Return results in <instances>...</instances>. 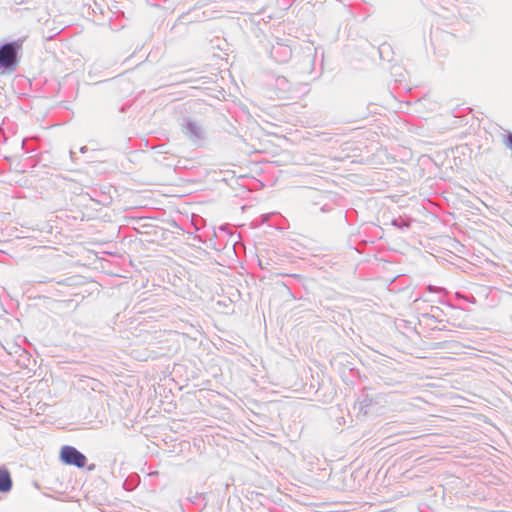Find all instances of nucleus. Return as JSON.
Masks as SVG:
<instances>
[{
  "label": "nucleus",
  "mask_w": 512,
  "mask_h": 512,
  "mask_svg": "<svg viewBox=\"0 0 512 512\" xmlns=\"http://www.w3.org/2000/svg\"><path fill=\"white\" fill-rule=\"evenodd\" d=\"M24 39L20 38L0 44V72L12 73L19 65Z\"/></svg>",
  "instance_id": "nucleus-1"
},
{
  "label": "nucleus",
  "mask_w": 512,
  "mask_h": 512,
  "mask_svg": "<svg viewBox=\"0 0 512 512\" xmlns=\"http://www.w3.org/2000/svg\"><path fill=\"white\" fill-rule=\"evenodd\" d=\"M307 392L313 395L314 400L323 404L331 403L336 395V391L330 384L312 378Z\"/></svg>",
  "instance_id": "nucleus-2"
},
{
  "label": "nucleus",
  "mask_w": 512,
  "mask_h": 512,
  "mask_svg": "<svg viewBox=\"0 0 512 512\" xmlns=\"http://www.w3.org/2000/svg\"><path fill=\"white\" fill-rule=\"evenodd\" d=\"M60 461L69 466L84 468L87 464V457L76 447L71 445H63L59 453Z\"/></svg>",
  "instance_id": "nucleus-3"
},
{
  "label": "nucleus",
  "mask_w": 512,
  "mask_h": 512,
  "mask_svg": "<svg viewBox=\"0 0 512 512\" xmlns=\"http://www.w3.org/2000/svg\"><path fill=\"white\" fill-rule=\"evenodd\" d=\"M183 134L194 144L199 145L206 139L203 127L190 118H184L181 124Z\"/></svg>",
  "instance_id": "nucleus-4"
},
{
  "label": "nucleus",
  "mask_w": 512,
  "mask_h": 512,
  "mask_svg": "<svg viewBox=\"0 0 512 512\" xmlns=\"http://www.w3.org/2000/svg\"><path fill=\"white\" fill-rule=\"evenodd\" d=\"M308 198L313 207H319V211L321 212H331L334 210V204L330 201V197L327 193L321 192L319 190H309Z\"/></svg>",
  "instance_id": "nucleus-5"
},
{
  "label": "nucleus",
  "mask_w": 512,
  "mask_h": 512,
  "mask_svg": "<svg viewBox=\"0 0 512 512\" xmlns=\"http://www.w3.org/2000/svg\"><path fill=\"white\" fill-rule=\"evenodd\" d=\"M316 53L311 51L304 53L295 65V69L300 75H311L315 69Z\"/></svg>",
  "instance_id": "nucleus-6"
},
{
  "label": "nucleus",
  "mask_w": 512,
  "mask_h": 512,
  "mask_svg": "<svg viewBox=\"0 0 512 512\" xmlns=\"http://www.w3.org/2000/svg\"><path fill=\"white\" fill-rule=\"evenodd\" d=\"M201 6L199 5V3H197L192 9L188 10L187 12H183L177 19V21L175 22L174 26H176L177 24H187V23H193V22H200L202 20H204L206 18V13L205 12H202V13H196L194 17L192 18H188V16L193 13V12H196Z\"/></svg>",
  "instance_id": "nucleus-7"
},
{
  "label": "nucleus",
  "mask_w": 512,
  "mask_h": 512,
  "mask_svg": "<svg viewBox=\"0 0 512 512\" xmlns=\"http://www.w3.org/2000/svg\"><path fill=\"white\" fill-rule=\"evenodd\" d=\"M13 480L6 466H0V493L7 494L12 490Z\"/></svg>",
  "instance_id": "nucleus-8"
},
{
  "label": "nucleus",
  "mask_w": 512,
  "mask_h": 512,
  "mask_svg": "<svg viewBox=\"0 0 512 512\" xmlns=\"http://www.w3.org/2000/svg\"><path fill=\"white\" fill-rule=\"evenodd\" d=\"M291 55L292 51L288 46L278 45L272 47L271 57L279 63L287 62Z\"/></svg>",
  "instance_id": "nucleus-9"
},
{
  "label": "nucleus",
  "mask_w": 512,
  "mask_h": 512,
  "mask_svg": "<svg viewBox=\"0 0 512 512\" xmlns=\"http://www.w3.org/2000/svg\"><path fill=\"white\" fill-rule=\"evenodd\" d=\"M445 316V312L438 306H431L430 312L422 314L423 319H431L438 323L445 321L448 322V320L445 319Z\"/></svg>",
  "instance_id": "nucleus-10"
},
{
  "label": "nucleus",
  "mask_w": 512,
  "mask_h": 512,
  "mask_svg": "<svg viewBox=\"0 0 512 512\" xmlns=\"http://www.w3.org/2000/svg\"><path fill=\"white\" fill-rule=\"evenodd\" d=\"M377 51L381 60L386 61L387 63H392L394 61V51L390 44L386 42L380 44Z\"/></svg>",
  "instance_id": "nucleus-11"
},
{
  "label": "nucleus",
  "mask_w": 512,
  "mask_h": 512,
  "mask_svg": "<svg viewBox=\"0 0 512 512\" xmlns=\"http://www.w3.org/2000/svg\"><path fill=\"white\" fill-rule=\"evenodd\" d=\"M391 225L396 227L399 230L409 229L411 226V221L409 219H405L402 217L394 218L391 221Z\"/></svg>",
  "instance_id": "nucleus-12"
},
{
  "label": "nucleus",
  "mask_w": 512,
  "mask_h": 512,
  "mask_svg": "<svg viewBox=\"0 0 512 512\" xmlns=\"http://www.w3.org/2000/svg\"><path fill=\"white\" fill-rule=\"evenodd\" d=\"M276 87L282 92L290 90L289 82L284 76H278L276 78Z\"/></svg>",
  "instance_id": "nucleus-13"
},
{
  "label": "nucleus",
  "mask_w": 512,
  "mask_h": 512,
  "mask_svg": "<svg viewBox=\"0 0 512 512\" xmlns=\"http://www.w3.org/2000/svg\"><path fill=\"white\" fill-rule=\"evenodd\" d=\"M440 36H442L444 39H452L454 37L453 34L448 33V32H443L439 28H436L434 31H431L432 41L434 39H438Z\"/></svg>",
  "instance_id": "nucleus-14"
},
{
  "label": "nucleus",
  "mask_w": 512,
  "mask_h": 512,
  "mask_svg": "<svg viewBox=\"0 0 512 512\" xmlns=\"http://www.w3.org/2000/svg\"><path fill=\"white\" fill-rule=\"evenodd\" d=\"M503 145L512 152V132L506 131L501 135Z\"/></svg>",
  "instance_id": "nucleus-15"
},
{
  "label": "nucleus",
  "mask_w": 512,
  "mask_h": 512,
  "mask_svg": "<svg viewBox=\"0 0 512 512\" xmlns=\"http://www.w3.org/2000/svg\"><path fill=\"white\" fill-rule=\"evenodd\" d=\"M372 404V400L366 395L364 399L360 402L361 411L365 408L369 407Z\"/></svg>",
  "instance_id": "nucleus-16"
},
{
  "label": "nucleus",
  "mask_w": 512,
  "mask_h": 512,
  "mask_svg": "<svg viewBox=\"0 0 512 512\" xmlns=\"http://www.w3.org/2000/svg\"><path fill=\"white\" fill-rule=\"evenodd\" d=\"M258 262H259V266L262 268V269H267V266L269 265V262L266 260L264 261V258L261 256V257H258Z\"/></svg>",
  "instance_id": "nucleus-17"
},
{
  "label": "nucleus",
  "mask_w": 512,
  "mask_h": 512,
  "mask_svg": "<svg viewBox=\"0 0 512 512\" xmlns=\"http://www.w3.org/2000/svg\"><path fill=\"white\" fill-rule=\"evenodd\" d=\"M27 141H28L27 139H24L22 141V149L25 150V153L29 154V153H32L34 151V149L27 148V146H26L27 145Z\"/></svg>",
  "instance_id": "nucleus-18"
},
{
  "label": "nucleus",
  "mask_w": 512,
  "mask_h": 512,
  "mask_svg": "<svg viewBox=\"0 0 512 512\" xmlns=\"http://www.w3.org/2000/svg\"><path fill=\"white\" fill-rule=\"evenodd\" d=\"M198 501H206V494L205 493H202L200 495H197L195 497Z\"/></svg>",
  "instance_id": "nucleus-19"
},
{
  "label": "nucleus",
  "mask_w": 512,
  "mask_h": 512,
  "mask_svg": "<svg viewBox=\"0 0 512 512\" xmlns=\"http://www.w3.org/2000/svg\"><path fill=\"white\" fill-rule=\"evenodd\" d=\"M95 467H96V466H95V464H91V465H89V466H88V468H87V469H88L89 471H93V470L95 469Z\"/></svg>",
  "instance_id": "nucleus-20"
},
{
  "label": "nucleus",
  "mask_w": 512,
  "mask_h": 512,
  "mask_svg": "<svg viewBox=\"0 0 512 512\" xmlns=\"http://www.w3.org/2000/svg\"><path fill=\"white\" fill-rule=\"evenodd\" d=\"M86 151H87V147L86 146H83V147L80 148V152L81 153H84Z\"/></svg>",
  "instance_id": "nucleus-21"
},
{
  "label": "nucleus",
  "mask_w": 512,
  "mask_h": 512,
  "mask_svg": "<svg viewBox=\"0 0 512 512\" xmlns=\"http://www.w3.org/2000/svg\"><path fill=\"white\" fill-rule=\"evenodd\" d=\"M16 1H17V3H23L24 2V0H16Z\"/></svg>",
  "instance_id": "nucleus-22"
}]
</instances>
